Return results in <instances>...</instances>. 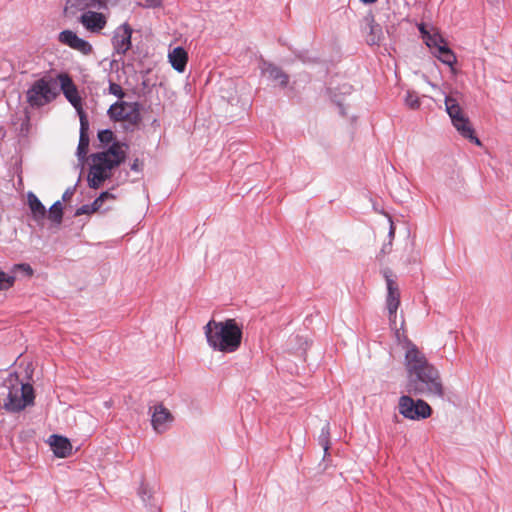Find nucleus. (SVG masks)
<instances>
[{"mask_svg": "<svg viewBox=\"0 0 512 512\" xmlns=\"http://www.w3.org/2000/svg\"><path fill=\"white\" fill-rule=\"evenodd\" d=\"M409 387L415 392H427L441 396L443 387L438 370L428 362L418 347L407 340L404 344Z\"/></svg>", "mask_w": 512, "mask_h": 512, "instance_id": "f257e3e1", "label": "nucleus"}, {"mask_svg": "<svg viewBox=\"0 0 512 512\" xmlns=\"http://www.w3.org/2000/svg\"><path fill=\"white\" fill-rule=\"evenodd\" d=\"M204 334L209 347L222 353L236 352L242 341V327L235 319H212L204 326Z\"/></svg>", "mask_w": 512, "mask_h": 512, "instance_id": "f03ea898", "label": "nucleus"}, {"mask_svg": "<svg viewBox=\"0 0 512 512\" xmlns=\"http://www.w3.org/2000/svg\"><path fill=\"white\" fill-rule=\"evenodd\" d=\"M33 386L20 379L17 373H9L0 390V404L9 413H18L34 403Z\"/></svg>", "mask_w": 512, "mask_h": 512, "instance_id": "7ed1b4c3", "label": "nucleus"}, {"mask_svg": "<svg viewBox=\"0 0 512 512\" xmlns=\"http://www.w3.org/2000/svg\"><path fill=\"white\" fill-rule=\"evenodd\" d=\"M125 156L126 152L118 142H114L108 150L93 155V164L88 174L89 187H100L111 176V170L124 161Z\"/></svg>", "mask_w": 512, "mask_h": 512, "instance_id": "20e7f679", "label": "nucleus"}, {"mask_svg": "<svg viewBox=\"0 0 512 512\" xmlns=\"http://www.w3.org/2000/svg\"><path fill=\"white\" fill-rule=\"evenodd\" d=\"M445 108L449 115L453 127L457 132L465 139L469 140L477 146H481L480 139L476 136L475 130L468 118L463 111L458 100L452 95L445 96Z\"/></svg>", "mask_w": 512, "mask_h": 512, "instance_id": "39448f33", "label": "nucleus"}, {"mask_svg": "<svg viewBox=\"0 0 512 512\" xmlns=\"http://www.w3.org/2000/svg\"><path fill=\"white\" fill-rule=\"evenodd\" d=\"M57 96L52 80L41 78L35 81L27 91V101L32 107H42Z\"/></svg>", "mask_w": 512, "mask_h": 512, "instance_id": "423d86ee", "label": "nucleus"}, {"mask_svg": "<svg viewBox=\"0 0 512 512\" xmlns=\"http://www.w3.org/2000/svg\"><path fill=\"white\" fill-rule=\"evenodd\" d=\"M107 114L113 121H126L133 125L141 119L139 105L136 102L117 101L110 106Z\"/></svg>", "mask_w": 512, "mask_h": 512, "instance_id": "0eeeda50", "label": "nucleus"}, {"mask_svg": "<svg viewBox=\"0 0 512 512\" xmlns=\"http://www.w3.org/2000/svg\"><path fill=\"white\" fill-rule=\"evenodd\" d=\"M119 0H67L65 11L72 15L78 12L84 13L85 11L96 10H109L117 6Z\"/></svg>", "mask_w": 512, "mask_h": 512, "instance_id": "6e6552de", "label": "nucleus"}, {"mask_svg": "<svg viewBox=\"0 0 512 512\" xmlns=\"http://www.w3.org/2000/svg\"><path fill=\"white\" fill-rule=\"evenodd\" d=\"M61 91L68 102L76 109L79 117L86 116L83 111L82 98L79 95L77 86L67 73H60L57 76Z\"/></svg>", "mask_w": 512, "mask_h": 512, "instance_id": "1a4fd4ad", "label": "nucleus"}, {"mask_svg": "<svg viewBox=\"0 0 512 512\" xmlns=\"http://www.w3.org/2000/svg\"><path fill=\"white\" fill-rule=\"evenodd\" d=\"M402 416H431V407L423 400L414 401L410 396L403 395L398 402Z\"/></svg>", "mask_w": 512, "mask_h": 512, "instance_id": "9d476101", "label": "nucleus"}, {"mask_svg": "<svg viewBox=\"0 0 512 512\" xmlns=\"http://www.w3.org/2000/svg\"><path fill=\"white\" fill-rule=\"evenodd\" d=\"M106 10H88L82 13L79 17V22L82 26L91 33H100L107 24L108 15Z\"/></svg>", "mask_w": 512, "mask_h": 512, "instance_id": "9b49d317", "label": "nucleus"}, {"mask_svg": "<svg viewBox=\"0 0 512 512\" xmlns=\"http://www.w3.org/2000/svg\"><path fill=\"white\" fill-rule=\"evenodd\" d=\"M384 277L387 286L386 307L389 313V320L395 322L396 312L400 305V291L397 283L391 277V271L386 270Z\"/></svg>", "mask_w": 512, "mask_h": 512, "instance_id": "f8f14e48", "label": "nucleus"}, {"mask_svg": "<svg viewBox=\"0 0 512 512\" xmlns=\"http://www.w3.org/2000/svg\"><path fill=\"white\" fill-rule=\"evenodd\" d=\"M58 41L84 55L92 52V45L83 38H80L75 32L71 30H64L59 33Z\"/></svg>", "mask_w": 512, "mask_h": 512, "instance_id": "ddd939ff", "label": "nucleus"}, {"mask_svg": "<svg viewBox=\"0 0 512 512\" xmlns=\"http://www.w3.org/2000/svg\"><path fill=\"white\" fill-rule=\"evenodd\" d=\"M47 444L57 458H68L72 455L73 447L67 437L52 434L47 439Z\"/></svg>", "mask_w": 512, "mask_h": 512, "instance_id": "4468645a", "label": "nucleus"}, {"mask_svg": "<svg viewBox=\"0 0 512 512\" xmlns=\"http://www.w3.org/2000/svg\"><path fill=\"white\" fill-rule=\"evenodd\" d=\"M132 29L127 24L121 25L114 32L113 47L118 54H125L131 47Z\"/></svg>", "mask_w": 512, "mask_h": 512, "instance_id": "2eb2a0df", "label": "nucleus"}, {"mask_svg": "<svg viewBox=\"0 0 512 512\" xmlns=\"http://www.w3.org/2000/svg\"><path fill=\"white\" fill-rule=\"evenodd\" d=\"M18 272L24 273L30 277L33 274V270L29 264H16L12 268L13 275H9L0 270V291L7 290L13 286Z\"/></svg>", "mask_w": 512, "mask_h": 512, "instance_id": "dca6fc26", "label": "nucleus"}, {"mask_svg": "<svg viewBox=\"0 0 512 512\" xmlns=\"http://www.w3.org/2000/svg\"><path fill=\"white\" fill-rule=\"evenodd\" d=\"M261 72L270 80L277 82L281 87H286L289 82L288 75L279 67L269 62L261 64Z\"/></svg>", "mask_w": 512, "mask_h": 512, "instance_id": "f3484780", "label": "nucleus"}, {"mask_svg": "<svg viewBox=\"0 0 512 512\" xmlns=\"http://www.w3.org/2000/svg\"><path fill=\"white\" fill-rule=\"evenodd\" d=\"M168 60L174 70H176L179 73H182L186 69V65L188 62V53L181 46L175 47L169 51Z\"/></svg>", "mask_w": 512, "mask_h": 512, "instance_id": "a211bd4d", "label": "nucleus"}, {"mask_svg": "<svg viewBox=\"0 0 512 512\" xmlns=\"http://www.w3.org/2000/svg\"><path fill=\"white\" fill-rule=\"evenodd\" d=\"M113 199H114V196L111 193H109L108 191L102 192L100 194V196L97 197L93 201L92 204H86V205H82L81 207H79L76 210L75 215L80 216V215L91 214L96 211H99L102 208L103 202L105 200H113Z\"/></svg>", "mask_w": 512, "mask_h": 512, "instance_id": "6ab92c4d", "label": "nucleus"}, {"mask_svg": "<svg viewBox=\"0 0 512 512\" xmlns=\"http://www.w3.org/2000/svg\"><path fill=\"white\" fill-rule=\"evenodd\" d=\"M88 120L86 116H82L80 119V138L77 147V155L79 158H84L88 151L89 137L87 135Z\"/></svg>", "mask_w": 512, "mask_h": 512, "instance_id": "aec40b11", "label": "nucleus"}, {"mask_svg": "<svg viewBox=\"0 0 512 512\" xmlns=\"http://www.w3.org/2000/svg\"><path fill=\"white\" fill-rule=\"evenodd\" d=\"M28 206L35 221L39 222L46 216V208L33 192L27 194Z\"/></svg>", "mask_w": 512, "mask_h": 512, "instance_id": "412c9836", "label": "nucleus"}, {"mask_svg": "<svg viewBox=\"0 0 512 512\" xmlns=\"http://www.w3.org/2000/svg\"><path fill=\"white\" fill-rule=\"evenodd\" d=\"M434 54L442 63L450 66L453 73L455 72L453 66L457 59L454 52L447 46V44L444 47H439V51L434 52Z\"/></svg>", "mask_w": 512, "mask_h": 512, "instance_id": "4be33fe9", "label": "nucleus"}, {"mask_svg": "<svg viewBox=\"0 0 512 512\" xmlns=\"http://www.w3.org/2000/svg\"><path fill=\"white\" fill-rule=\"evenodd\" d=\"M173 418H150L149 423L157 433H163L171 427Z\"/></svg>", "mask_w": 512, "mask_h": 512, "instance_id": "5701e85b", "label": "nucleus"}, {"mask_svg": "<svg viewBox=\"0 0 512 512\" xmlns=\"http://www.w3.org/2000/svg\"><path fill=\"white\" fill-rule=\"evenodd\" d=\"M425 43L428 47L435 50V52L439 51V47H444L446 45L445 40L438 33L427 34L424 36Z\"/></svg>", "mask_w": 512, "mask_h": 512, "instance_id": "b1692460", "label": "nucleus"}, {"mask_svg": "<svg viewBox=\"0 0 512 512\" xmlns=\"http://www.w3.org/2000/svg\"><path fill=\"white\" fill-rule=\"evenodd\" d=\"M63 217V207L60 201H56L49 209V218L56 224H60Z\"/></svg>", "mask_w": 512, "mask_h": 512, "instance_id": "393cba45", "label": "nucleus"}, {"mask_svg": "<svg viewBox=\"0 0 512 512\" xmlns=\"http://www.w3.org/2000/svg\"><path fill=\"white\" fill-rule=\"evenodd\" d=\"M404 102L405 105L412 110H417L421 106L420 98L414 91H407Z\"/></svg>", "mask_w": 512, "mask_h": 512, "instance_id": "a878e982", "label": "nucleus"}, {"mask_svg": "<svg viewBox=\"0 0 512 512\" xmlns=\"http://www.w3.org/2000/svg\"><path fill=\"white\" fill-rule=\"evenodd\" d=\"M370 33L367 37V43L369 45L378 44L381 36V28L379 25L370 24L369 25Z\"/></svg>", "mask_w": 512, "mask_h": 512, "instance_id": "bb28decb", "label": "nucleus"}, {"mask_svg": "<svg viewBox=\"0 0 512 512\" xmlns=\"http://www.w3.org/2000/svg\"><path fill=\"white\" fill-rule=\"evenodd\" d=\"M98 139L102 144H110L113 142L114 133L110 129L101 130L98 132Z\"/></svg>", "mask_w": 512, "mask_h": 512, "instance_id": "cd10ccee", "label": "nucleus"}, {"mask_svg": "<svg viewBox=\"0 0 512 512\" xmlns=\"http://www.w3.org/2000/svg\"><path fill=\"white\" fill-rule=\"evenodd\" d=\"M150 412H152V416H171L170 412L162 405L155 404L153 407H150Z\"/></svg>", "mask_w": 512, "mask_h": 512, "instance_id": "c85d7f7f", "label": "nucleus"}, {"mask_svg": "<svg viewBox=\"0 0 512 512\" xmlns=\"http://www.w3.org/2000/svg\"><path fill=\"white\" fill-rule=\"evenodd\" d=\"M109 92L120 99H122L125 96V93H124L122 87L119 84L114 83V82H110Z\"/></svg>", "mask_w": 512, "mask_h": 512, "instance_id": "c756f323", "label": "nucleus"}, {"mask_svg": "<svg viewBox=\"0 0 512 512\" xmlns=\"http://www.w3.org/2000/svg\"><path fill=\"white\" fill-rule=\"evenodd\" d=\"M320 443L324 448L325 453H327L329 449V428H323L322 434L320 436Z\"/></svg>", "mask_w": 512, "mask_h": 512, "instance_id": "7c9ffc66", "label": "nucleus"}, {"mask_svg": "<svg viewBox=\"0 0 512 512\" xmlns=\"http://www.w3.org/2000/svg\"><path fill=\"white\" fill-rule=\"evenodd\" d=\"M143 6L147 8H154L161 5L162 0H142Z\"/></svg>", "mask_w": 512, "mask_h": 512, "instance_id": "2f4dec72", "label": "nucleus"}, {"mask_svg": "<svg viewBox=\"0 0 512 512\" xmlns=\"http://www.w3.org/2000/svg\"><path fill=\"white\" fill-rule=\"evenodd\" d=\"M75 193V187H69L65 190L62 196L63 201H69Z\"/></svg>", "mask_w": 512, "mask_h": 512, "instance_id": "473e14b6", "label": "nucleus"}, {"mask_svg": "<svg viewBox=\"0 0 512 512\" xmlns=\"http://www.w3.org/2000/svg\"><path fill=\"white\" fill-rule=\"evenodd\" d=\"M391 247H392V242H391V240H390V241H389V243H387V244H385V245L383 246V248H382L381 252H382L383 254H385V253H389V252L391 251Z\"/></svg>", "mask_w": 512, "mask_h": 512, "instance_id": "72a5a7b5", "label": "nucleus"}, {"mask_svg": "<svg viewBox=\"0 0 512 512\" xmlns=\"http://www.w3.org/2000/svg\"><path fill=\"white\" fill-rule=\"evenodd\" d=\"M394 234H395V227L393 225V222H390L389 238L391 241L394 238Z\"/></svg>", "mask_w": 512, "mask_h": 512, "instance_id": "f704fd0d", "label": "nucleus"}, {"mask_svg": "<svg viewBox=\"0 0 512 512\" xmlns=\"http://www.w3.org/2000/svg\"><path fill=\"white\" fill-rule=\"evenodd\" d=\"M419 31L420 33L422 34V37L424 38V36H427V34H430L426 29H425V26L423 24L419 25Z\"/></svg>", "mask_w": 512, "mask_h": 512, "instance_id": "c9c22d12", "label": "nucleus"}, {"mask_svg": "<svg viewBox=\"0 0 512 512\" xmlns=\"http://www.w3.org/2000/svg\"><path fill=\"white\" fill-rule=\"evenodd\" d=\"M131 169L132 170H135V171H138V163H137V160L131 165Z\"/></svg>", "mask_w": 512, "mask_h": 512, "instance_id": "e433bc0d", "label": "nucleus"}, {"mask_svg": "<svg viewBox=\"0 0 512 512\" xmlns=\"http://www.w3.org/2000/svg\"><path fill=\"white\" fill-rule=\"evenodd\" d=\"M361 1L365 4H372V3L376 2L377 0H361Z\"/></svg>", "mask_w": 512, "mask_h": 512, "instance_id": "4c0bfd02", "label": "nucleus"}, {"mask_svg": "<svg viewBox=\"0 0 512 512\" xmlns=\"http://www.w3.org/2000/svg\"><path fill=\"white\" fill-rule=\"evenodd\" d=\"M488 2L492 5L499 3V0H488Z\"/></svg>", "mask_w": 512, "mask_h": 512, "instance_id": "58836bf2", "label": "nucleus"}]
</instances>
